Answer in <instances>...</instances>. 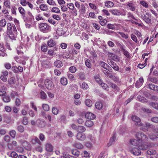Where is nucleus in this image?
Returning a JSON list of instances; mask_svg holds the SVG:
<instances>
[{
    "instance_id": "4468645a",
    "label": "nucleus",
    "mask_w": 158,
    "mask_h": 158,
    "mask_svg": "<svg viewBox=\"0 0 158 158\" xmlns=\"http://www.w3.org/2000/svg\"><path fill=\"white\" fill-rule=\"evenodd\" d=\"M42 65L44 68H50L51 66V63L49 61L47 60L43 61L42 62Z\"/></svg>"
},
{
    "instance_id": "f257e3e1",
    "label": "nucleus",
    "mask_w": 158,
    "mask_h": 158,
    "mask_svg": "<svg viewBox=\"0 0 158 158\" xmlns=\"http://www.w3.org/2000/svg\"><path fill=\"white\" fill-rule=\"evenodd\" d=\"M135 136L137 139H131L130 142L133 145L138 146V148L140 149L145 150L154 146L155 144L153 143L147 142L148 138L144 133L142 132L137 133L135 134Z\"/></svg>"
},
{
    "instance_id": "20e7f679",
    "label": "nucleus",
    "mask_w": 158,
    "mask_h": 158,
    "mask_svg": "<svg viewBox=\"0 0 158 158\" xmlns=\"http://www.w3.org/2000/svg\"><path fill=\"white\" fill-rule=\"evenodd\" d=\"M7 34L11 40H16L17 35V31L16 28L14 27L13 31L7 33Z\"/></svg>"
},
{
    "instance_id": "39448f33",
    "label": "nucleus",
    "mask_w": 158,
    "mask_h": 158,
    "mask_svg": "<svg viewBox=\"0 0 158 158\" xmlns=\"http://www.w3.org/2000/svg\"><path fill=\"white\" fill-rule=\"evenodd\" d=\"M44 84L45 86L49 90H52L53 89L54 85L52 81L48 79L45 80Z\"/></svg>"
},
{
    "instance_id": "393cba45",
    "label": "nucleus",
    "mask_w": 158,
    "mask_h": 158,
    "mask_svg": "<svg viewBox=\"0 0 158 158\" xmlns=\"http://www.w3.org/2000/svg\"><path fill=\"white\" fill-rule=\"evenodd\" d=\"M144 20L147 23H151V20L149 18V14L146 13L144 15Z\"/></svg>"
},
{
    "instance_id": "5fc2aeb1",
    "label": "nucleus",
    "mask_w": 158,
    "mask_h": 158,
    "mask_svg": "<svg viewBox=\"0 0 158 158\" xmlns=\"http://www.w3.org/2000/svg\"><path fill=\"white\" fill-rule=\"evenodd\" d=\"M99 64L102 67L106 69L109 67L107 64L102 61H100Z\"/></svg>"
},
{
    "instance_id": "6e6d98bb",
    "label": "nucleus",
    "mask_w": 158,
    "mask_h": 158,
    "mask_svg": "<svg viewBox=\"0 0 158 158\" xmlns=\"http://www.w3.org/2000/svg\"><path fill=\"white\" fill-rule=\"evenodd\" d=\"M10 96L13 99L15 98V96H18V93L15 91H12L10 93Z\"/></svg>"
},
{
    "instance_id": "412c9836",
    "label": "nucleus",
    "mask_w": 158,
    "mask_h": 158,
    "mask_svg": "<svg viewBox=\"0 0 158 158\" xmlns=\"http://www.w3.org/2000/svg\"><path fill=\"white\" fill-rule=\"evenodd\" d=\"M39 8L41 10L45 11H48L49 9L48 5L43 4L40 5Z\"/></svg>"
},
{
    "instance_id": "09e8293b",
    "label": "nucleus",
    "mask_w": 158,
    "mask_h": 158,
    "mask_svg": "<svg viewBox=\"0 0 158 158\" xmlns=\"http://www.w3.org/2000/svg\"><path fill=\"white\" fill-rule=\"evenodd\" d=\"M70 55L68 52H65L61 55L64 58H69L70 57Z\"/></svg>"
},
{
    "instance_id": "aec40b11",
    "label": "nucleus",
    "mask_w": 158,
    "mask_h": 158,
    "mask_svg": "<svg viewBox=\"0 0 158 158\" xmlns=\"http://www.w3.org/2000/svg\"><path fill=\"white\" fill-rule=\"evenodd\" d=\"M36 124L40 127H43L45 126V122L40 119H38L36 121Z\"/></svg>"
},
{
    "instance_id": "052dcab7",
    "label": "nucleus",
    "mask_w": 158,
    "mask_h": 158,
    "mask_svg": "<svg viewBox=\"0 0 158 158\" xmlns=\"http://www.w3.org/2000/svg\"><path fill=\"white\" fill-rule=\"evenodd\" d=\"M3 101L5 102H9L10 101V98L8 96H5L3 98Z\"/></svg>"
},
{
    "instance_id": "e2e57ef3",
    "label": "nucleus",
    "mask_w": 158,
    "mask_h": 158,
    "mask_svg": "<svg viewBox=\"0 0 158 158\" xmlns=\"http://www.w3.org/2000/svg\"><path fill=\"white\" fill-rule=\"evenodd\" d=\"M81 88L84 89H87L89 88V86L85 82H83L81 86Z\"/></svg>"
},
{
    "instance_id": "58836bf2",
    "label": "nucleus",
    "mask_w": 158,
    "mask_h": 158,
    "mask_svg": "<svg viewBox=\"0 0 158 158\" xmlns=\"http://www.w3.org/2000/svg\"><path fill=\"white\" fill-rule=\"evenodd\" d=\"M3 4L6 8L8 9H10L11 8L10 6V2L9 0H7L5 1Z\"/></svg>"
},
{
    "instance_id": "680f3d73",
    "label": "nucleus",
    "mask_w": 158,
    "mask_h": 158,
    "mask_svg": "<svg viewBox=\"0 0 158 158\" xmlns=\"http://www.w3.org/2000/svg\"><path fill=\"white\" fill-rule=\"evenodd\" d=\"M3 139L7 143H9L10 140V136L8 135H6L5 136Z\"/></svg>"
},
{
    "instance_id": "c9c22d12",
    "label": "nucleus",
    "mask_w": 158,
    "mask_h": 158,
    "mask_svg": "<svg viewBox=\"0 0 158 158\" xmlns=\"http://www.w3.org/2000/svg\"><path fill=\"white\" fill-rule=\"evenodd\" d=\"M110 63V65L114 70L116 71L118 70V67L116 63L112 61H111Z\"/></svg>"
},
{
    "instance_id": "338daca9",
    "label": "nucleus",
    "mask_w": 158,
    "mask_h": 158,
    "mask_svg": "<svg viewBox=\"0 0 158 158\" xmlns=\"http://www.w3.org/2000/svg\"><path fill=\"white\" fill-rule=\"evenodd\" d=\"M76 70L77 69L75 66H72L69 68V71L72 73H75L76 71Z\"/></svg>"
},
{
    "instance_id": "4be33fe9",
    "label": "nucleus",
    "mask_w": 158,
    "mask_h": 158,
    "mask_svg": "<svg viewBox=\"0 0 158 158\" xmlns=\"http://www.w3.org/2000/svg\"><path fill=\"white\" fill-rule=\"evenodd\" d=\"M66 31H64L63 29L61 28H58L56 31V34L59 36H62L64 35Z\"/></svg>"
},
{
    "instance_id": "37998d69",
    "label": "nucleus",
    "mask_w": 158,
    "mask_h": 158,
    "mask_svg": "<svg viewBox=\"0 0 158 158\" xmlns=\"http://www.w3.org/2000/svg\"><path fill=\"white\" fill-rule=\"evenodd\" d=\"M43 110L45 111H48L49 110V105L46 104H43L42 105Z\"/></svg>"
},
{
    "instance_id": "2f4dec72",
    "label": "nucleus",
    "mask_w": 158,
    "mask_h": 158,
    "mask_svg": "<svg viewBox=\"0 0 158 158\" xmlns=\"http://www.w3.org/2000/svg\"><path fill=\"white\" fill-rule=\"evenodd\" d=\"M31 142L33 144H35V143H38L39 144H40L41 142L38 138L35 137L33 138L31 140Z\"/></svg>"
},
{
    "instance_id": "49530a36",
    "label": "nucleus",
    "mask_w": 158,
    "mask_h": 158,
    "mask_svg": "<svg viewBox=\"0 0 158 158\" xmlns=\"http://www.w3.org/2000/svg\"><path fill=\"white\" fill-rule=\"evenodd\" d=\"M117 33L119 34L122 38L125 39H127L128 38V35L127 34H126L123 32L119 31Z\"/></svg>"
},
{
    "instance_id": "cd10ccee",
    "label": "nucleus",
    "mask_w": 158,
    "mask_h": 158,
    "mask_svg": "<svg viewBox=\"0 0 158 158\" xmlns=\"http://www.w3.org/2000/svg\"><path fill=\"white\" fill-rule=\"evenodd\" d=\"M73 146V147H75L78 149H82L84 147L83 145L79 142L75 143Z\"/></svg>"
},
{
    "instance_id": "7c9ffc66",
    "label": "nucleus",
    "mask_w": 158,
    "mask_h": 158,
    "mask_svg": "<svg viewBox=\"0 0 158 158\" xmlns=\"http://www.w3.org/2000/svg\"><path fill=\"white\" fill-rule=\"evenodd\" d=\"M96 12H90L88 14V18L90 17L93 19H96L97 16L96 15V14L98 13V10H95Z\"/></svg>"
},
{
    "instance_id": "f3484780",
    "label": "nucleus",
    "mask_w": 158,
    "mask_h": 158,
    "mask_svg": "<svg viewBox=\"0 0 158 158\" xmlns=\"http://www.w3.org/2000/svg\"><path fill=\"white\" fill-rule=\"evenodd\" d=\"M127 8L132 11L135 10L136 6L135 4L132 3H129L127 5Z\"/></svg>"
},
{
    "instance_id": "c03bdc74",
    "label": "nucleus",
    "mask_w": 158,
    "mask_h": 158,
    "mask_svg": "<svg viewBox=\"0 0 158 158\" xmlns=\"http://www.w3.org/2000/svg\"><path fill=\"white\" fill-rule=\"evenodd\" d=\"M59 110L56 107H53L52 108V112L53 114L56 115L59 113Z\"/></svg>"
},
{
    "instance_id": "de8ad7c7",
    "label": "nucleus",
    "mask_w": 158,
    "mask_h": 158,
    "mask_svg": "<svg viewBox=\"0 0 158 158\" xmlns=\"http://www.w3.org/2000/svg\"><path fill=\"white\" fill-rule=\"evenodd\" d=\"M89 6L91 9L93 10H97V6L94 4L92 3H89Z\"/></svg>"
},
{
    "instance_id": "6ab92c4d",
    "label": "nucleus",
    "mask_w": 158,
    "mask_h": 158,
    "mask_svg": "<svg viewBox=\"0 0 158 158\" xmlns=\"http://www.w3.org/2000/svg\"><path fill=\"white\" fill-rule=\"evenodd\" d=\"M15 60L19 64H22L23 65H25L26 63L25 61L24 60H22L18 57V56H16L14 58Z\"/></svg>"
},
{
    "instance_id": "9b49d317",
    "label": "nucleus",
    "mask_w": 158,
    "mask_h": 158,
    "mask_svg": "<svg viewBox=\"0 0 158 158\" xmlns=\"http://www.w3.org/2000/svg\"><path fill=\"white\" fill-rule=\"evenodd\" d=\"M144 82V80L143 77H140L137 80L135 84V86L137 88H139L141 86L143 85Z\"/></svg>"
},
{
    "instance_id": "a18cd8bd",
    "label": "nucleus",
    "mask_w": 158,
    "mask_h": 158,
    "mask_svg": "<svg viewBox=\"0 0 158 158\" xmlns=\"http://www.w3.org/2000/svg\"><path fill=\"white\" fill-rule=\"evenodd\" d=\"M6 24V21L4 19H3L0 20V26L2 27H4Z\"/></svg>"
},
{
    "instance_id": "774afa93",
    "label": "nucleus",
    "mask_w": 158,
    "mask_h": 158,
    "mask_svg": "<svg viewBox=\"0 0 158 158\" xmlns=\"http://www.w3.org/2000/svg\"><path fill=\"white\" fill-rule=\"evenodd\" d=\"M41 50L43 52H45L47 50V46L46 44H43L41 46Z\"/></svg>"
},
{
    "instance_id": "f704fd0d",
    "label": "nucleus",
    "mask_w": 158,
    "mask_h": 158,
    "mask_svg": "<svg viewBox=\"0 0 158 158\" xmlns=\"http://www.w3.org/2000/svg\"><path fill=\"white\" fill-rule=\"evenodd\" d=\"M60 82L61 84L63 85H66L68 84V80L67 79L64 77H62L60 80Z\"/></svg>"
},
{
    "instance_id": "bb28decb",
    "label": "nucleus",
    "mask_w": 158,
    "mask_h": 158,
    "mask_svg": "<svg viewBox=\"0 0 158 158\" xmlns=\"http://www.w3.org/2000/svg\"><path fill=\"white\" fill-rule=\"evenodd\" d=\"M106 53L109 57L113 59L114 60L115 59L116 60L118 59V57L116 56H115V55L112 52L107 51L106 52Z\"/></svg>"
},
{
    "instance_id": "4c0bfd02",
    "label": "nucleus",
    "mask_w": 158,
    "mask_h": 158,
    "mask_svg": "<svg viewBox=\"0 0 158 158\" xmlns=\"http://www.w3.org/2000/svg\"><path fill=\"white\" fill-rule=\"evenodd\" d=\"M71 153L77 157H78L80 155V152L77 150L76 149H73L71 150Z\"/></svg>"
},
{
    "instance_id": "c756f323",
    "label": "nucleus",
    "mask_w": 158,
    "mask_h": 158,
    "mask_svg": "<svg viewBox=\"0 0 158 158\" xmlns=\"http://www.w3.org/2000/svg\"><path fill=\"white\" fill-rule=\"evenodd\" d=\"M47 44L49 47H52L55 45L56 43L55 41L51 39L48 41Z\"/></svg>"
},
{
    "instance_id": "864d4df0",
    "label": "nucleus",
    "mask_w": 158,
    "mask_h": 158,
    "mask_svg": "<svg viewBox=\"0 0 158 158\" xmlns=\"http://www.w3.org/2000/svg\"><path fill=\"white\" fill-rule=\"evenodd\" d=\"M140 4L143 7L147 8L148 7V5L147 2L144 1H142L140 2Z\"/></svg>"
},
{
    "instance_id": "f8f14e48",
    "label": "nucleus",
    "mask_w": 158,
    "mask_h": 158,
    "mask_svg": "<svg viewBox=\"0 0 158 158\" xmlns=\"http://www.w3.org/2000/svg\"><path fill=\"white\" fill-rule=\"evenodd\" d=\"M86 7L85 6L84 4H82L79 10V14L83 17H85V16L84 15L86 12Z\"/></svg>"
},
{
    "instance_id": "a878e982",
    "label": "nucleus",
    "mask_w": 158,
    "mask_h": 158,
    "mask_svg": "<svg viewBox=\"0 0 158 158\" xmlns=\"http://www.w3.org/2000/svg\"><path fill=\"white\" fill-rule=\"evenodd\" d=\"M18 10L19 13L21 14L23 18L24 19L25 17V10L23 8L19 7L18 8Z\"/></svg>"
},
{
    "instance_id": "79ce46f5",
    "label": "nucleus",
    "mask_w": 158,
    "mask_h": 158,
    "mask_svg": "<svg viewBox=\"0 0 158 158\" xmlns=\"http://www.w3.org/2000/svg\"><path fill=\"white\" fill-rule=\"evenodd\" d=\"M147 152L148 155H154L156 153V152L155 150L150 149L147 151Z\"/></svg>"
},
{
    "instance_id": "e433bc0d",
    "label": "nucleus",
    "mask_w": 158,
    "mask_h": 158,
    "mask_svg": "<svg viewBox=\"0 0 158 158\" xmlns=\"http://www.w3.org/2000/svg\"><path fill=\"white\" fill-rule=\"evenodd\" d=\"M110 11L113 15L117 16L119 15V10L118 9H112L110 10Z\"/></svg>"
},
{
    "instance_id": "423d86ee",
    "label": "nucleus",
    "mask_w": 158,
    "mask_h": 158,
    "mask_svg": "<svg viewBox=\"0 0 158 158\" xmlns=\"http://www.w3.org/2000/svg\"><path fill=\"white\" fill-rule=\"evenodd\" d=\"M131 119L133 121L136 123L135 124L138 126H143V124L140 122L141 120L138 116H132Z\"/></svg>"
},
{
    "instance_id": "c85d7f7f",
    "label": "nucleus",
    "mask_w": 158,
    "mask_h": 158,
    "mask_svg": "<svg viewBox=\"0 0 158 158\" xmlns=\"http://www.w3.org/2000/svg\"><path fill=\"white\" fill-rule=\"evenodd\" d=\"M105 5L108 8H111L113 6L114 4L111 1H107L105 2Z\"/></svg>"
},
{
    "instance_id": "a19ab883",
    "label": "nucleus",
    "mask_w": 158,
    "mask_h": 158,
    "mask_svg": "<svg viewBox=\"0 0 158 158\" xmlns=\"http://www.w3.org/2000/svg\"><path fill=\"white\" fill-rule=\"evenodd\" d=\"M96 108L98 110H101L102 107V104L101 102H98L95 105Z\"/></svg>"
},
{
    "instance_id": "7ed1b4c3",
    "label": "nucleus",
    "mask_w": 158,
    "mask_h": 158,
    "mask_svg": "<svg viewBox=\"0 0 158 158\" xmlns=\"http://www.w3.org/2000/svg\"><path fill=\"white\" fill-rule=\"evenodd\" d=\"M39 28L40 31L44 32H47L51 30V27L47 23H42L39 25Z\"/></svg>"
},
{
    "instance_id": "b1692460",
    "label": "nucleus",
    "mask_w": 158,
    "mask_h": 158,
    "mask_svg": "<svg viewBox=\"0 0 158 158\" xmlns=\"http://www.w3.org/2000/svg\"><path fill=\"white\" fill-rule=\"evenodd\" d=\"M46 150L49 152H52L53 149V147L52 145L49 143H47L46 145Z\"/></svg>"
},
{
    "instance_id": "13d9d810",
    "label": "nucleus",
    "mask_w": 158,
    "mask_h": 158,
    "mask_svg": "<svg viewBox=\"0 0 158 158\" xmlns=\"http://www.w3.org/2000/svg\"><path fill=\"white\" fill-rule=\"evenodd\" d=\"M67 75L68 79L71 81H73L74 80V77L73 75L71 73H67Z\"/></svg>"
},
{
    "instance_id": "473e14b6",
    "label": "nucleus",
    "mask_w": 158,
    "mask_h": 158,
    "mask_svg": "<svg viewBox=\"0 0 158 158\" xmlns=\"http://www.w3.org/2000/svg\"><path fill=\"white\" fill-rule=\"evenodd\" d=\"M85 125L86 126L88 127H92L94 125V123L92 121L90 120H88L86 121Z\"/></svg>"
},
{
    "instance_id": "ddd939ff",
    "label": "nucleus",
    "mask_w": 158,
    "mask_h": 158,
    "mask_svg": "<svg viewBox=\"0 0 158 158\" xmlns=\"http://www.w3.org/2000/svg\"><path fill=\"white\" fill-rule=\"evenodd\" d=\"M6 26L7 28V33L10 32L12 31H13L14 27H16L14 24H12L10 23H7L6 24Z\"/></svg>"
},
{
    "instance_id": "2eb2a0df",
    "label": "nucleus",
    "mask_w": 158,
    "mask_h": 158,
    "mask_svg": "<svg viewBox=\"0 0 158 158\" xmlns=\"http://www.w3.org/2000/svg\"><path fill=\"white\" fill-rule=\"evenodd\" d=\"M147 85H148V88L150 89L153 90L158 91V86L155 85L154 84L152 83H147Z\"/></svg>"
},
{
    "instance_id": "5701e85b",
    "label": "nucleus",
    "mask_w": 158,
    "mask_h": 158,
    "mask_svg": "<svg viewBox=\"0 0 158 158\" xmlns=\"http://www.w3.org/2000/svg\"><path fill=\"white\" fill-rule=\"evenodd\" d=\"M8 83L10 86H12L15 83V77H11L8 80Z\"/></svg>"
},
{
    "instance_id": "603ef678",
    "label": "nucleus",
    "mask_w": 158,
    "mask_h": 158,
    "mask_svg": "<svg viewBox=\"0 0 158 158\" xmlns=\"http://www.w3.org/2000/svg\"><path fill=\"white\" fill-rule=\"evenodd\" d=\"M17 10V7L15 6H12L11 8V10L12 14L16 15V10Z\"/></svg>"
},
{
    "instance_id": "72a5a7b5",
    "label": "nucleus",
    "mask_w": 158,
    "mask_h": 158,
    "mask_svg": "<svg viewBox=\"0 0 158 158\" xmlns=\"http://www.w3.org/2000/svg\"><path fill=\"white\" fill-rule=\"evenodd\" d=\"M54 65L58 68H60L63 66L62 62L60 60L56 61L54 64Z\"/></svg>"
},
{
    "instance_id": "0e129e2a",
    "label": "nucleus",
    "mask_w": 158,
    "mask_h": 158,
    "mask_svg": "<svg viewBox=\"0 0 158 158\" xmlns=\"http://www.w3.org/2000/svg\"><path fill=\"white\" fill-rule=\"evenodd\" d=\"M149 80V81L151 82H153L154 83H157L158 82V80L157 78L154 77H152L149 78L148 79Z\"/></svg>"
},
{
    "instance_id": "1a4fd4ad",
    "label": "nucleus",
    "mask_w": 158,
    "mask_h": 158,
    "mask_svg": "<svg viewBox=\"0 0 158 158\" xmlns=\"http://www.w3.org/2000/svg\"><path fill=\"white\" fill-rule=\"evenodd\" d=\"M7 56V55L6 52V49L3 44H2L0 43V56L4 57Z\"/></svg>"
},
{
    "instance_id": "6e6552de",
    "label": "nucleus",
    "mask_w": 158,
    "mask_h": 158,
    "mask_svg": "<svg viewBox=\"0 0 158 158\" xmlns=\"http://www.w3.org/2000/svg\"><path fill=\"white\" fill-rule=\"evenodd\" d=\"M130 152L134 155L138 156L140 154L141 151L138 148L134 147L131 148L129 149Z\"/></svg>"
},
{
    "instance_id": "a211bd4d",
    "label": "nucleus",
    "mask_w": 158,
    "mask_h": 158,
    "mask_svg": "<svg viewBox=\"0 0 158 158\" xmlns=\"http://www.w3.org/2000/svg\"><path fill=\"white\" fill-rule=\"evenodd\" d=\"M145 125H146L145 126H143H143H141L142 127H141V129L144 131H146V130H148L147 129L148 128H153L154 127L153 125L149 123H146Z\"/></svg>"
},
{
    "instance_id": "9d476101",
    "label": "nucleus",
    "mask_w": 158,
    "mask_h": 158,
    "mask_svg": "<svg viewBox=\"0 0 158 158\" xmlns=\"http://www.w3.org/2000/svg\"><path fill=\"white\" fill-rule=\"evenodd\" d=\"M107 84L109 86L112 88L114 92H118L119 91L120 89L119 87L116 84L111 82L110 81H108Z\"/></svg>"
},
{
    "instance_id": "f03ea898",
    "label": "nucleus",
    "mask_w": 158,
    "mask_h": 158,
    "mask_svg": "<svg viewBox=\"0 0 158 158\" xmlns=\"http://www.w3.org/2000/svg\"><path fill=\"white\" fill-rule=\"evenodd\" d=\"M127 18L130 19L129 21L131 22L132 24H135L136 25H138L139 26H140L141 24L139 23L138 22L140 20L137 18L135 17L133 14L131 12H129L127 14Z\"/></svg>"
},
{
    "instance_id": "ea45409f",
    "label": "nucleus",
    "mask_w": 158,
    "mask_h": 158,
    "mask_svg": "<svg viewBox=\"0 0 158 158\" xmlns=\"http://www.w3.org/2000/svg\"><path fill=\"white\" fill-rule=\"evenodd\" d=\"M78 130L77 131L78 132H82L83 133L86 130V128L85 127L82 126H78Z\"/></svg>"
},
{
    "instance_id": "3c124183",
    "label": "nucleus",
    "mask_w": 158,
    "mask_h": 158,
    "mask_svg": "<svg viewBox=\"0 0 158 158\" xmlns=\"http://www.w3.org/2000/svg\"><path fill=\"white\" fill-rule=\"evenodd\" d=\"M123 54L128 58H130L131 56L130 53L126 49L123 50L122 52Z\"/></svg>"
},
{
    "instance_id": "4d7b16f0",
    "label": "nucleus",
    "mask_w": 158,
    "mask_h": 158,
    "mask_svg": "<svg viewBox=\"0 0 158 158\" xmlns=\"http://www.w3.org/2000/svg\"><path fill=\"white\" fill-rule=\"evenodd\" d=\"M85 104L88 107H91L92 105V102L89 99H87L86 100Z\"/></svg>"
},
{
    "instance_id": "dca6fc26",
    "label": "nucleus",
    "mask_w": 158,
    "mask_h": 158,
    "mask_svg": "<svg viewBox=\"0 0 158 158\" xmlns=\"http://www.w3.org/2000/svg\"><path fill=\"white\" fill-rule=\"evenodd\" d=\"M85 118L91 119H94L95 118V115L92 113L88 112L85 114Z\"/></svg>"
},
{
    "instance_id": "69168bd1",
    "label": "nucleus",
    "mask_w": 158,
    "mask_h": 158,
    "mask_svg": "<svg viewBox=\"0 0 158 158\" xmlns=\"http://www.w3.org/2000/svg\"><path fill=\"white\" fill-rule=\"evenodd\" d=\"M47 3L50 5L56 6L55 2L52 0H47Z\"/></svg>"
},
{
    "instance_id": "8fccbe9b",
    "label": "nucleus",
    "mask_w": 158,
    "mask_h": 158,
    "mask_svg": "<svg viewBox=\"0 0 158 158\" xmlns=\"http://www.w3.org/2000/svg\"><path fill=\"white\" fill-rule=\"evenodd\" d=\"M85 65L88 68H90L91 67V63L89 59H87L85 60Z\"/></svg>"
},
{
    "instance_id": "bf43d9fd",
    "label": "nucleus",
    "mask_w": 158,
    "mask_h": 158,
    "mask_svg": "<svg viewBox=\"0 0 158 158\" xmlns=\"http://www.w3.org/2000/svg\"><path fill=\"white\" fill-rule=\"evenodd\" d=\"M22 47H17V53L18 55H22L23 54V52L22 50Z\"/></svg>"
},
{
    "instance_id": "0eeeda50",
    "label": "nucleus",
    "mask_w": 158,
    "mask_h": 158,
    "mask_svg": "<svg viewBox=\"0 0 158 158\" xmlns=\"http://www.w3.org/2000/svg\"><path fill=\"white\" fill-rule=\"evenodd\" d=\"M86 138L85 134L82 132H78L76 135L77 139L80 141H84Z\"/></svg>"
}]
</instances>
